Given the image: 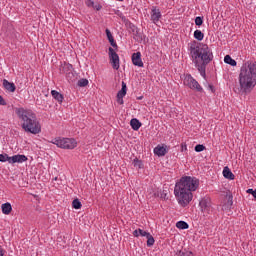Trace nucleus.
Returning <instances> with one entry per match:
<instances>
[{"mask_svg":"<svg viewBox=\"0 0 256 256\" xmlns=\"http://www.w3.org/2000/svg\"><path fill=\"white\" fill-rule=\"evenodd\" d=\"M1 209H2V213L4 215H9L11 213V211H13V207L11 206V203H9V202L2 204Z\"/></svg>","mask_w":256,"mask_h":256,"instance_id":"16","label":"nucleus"},{"mask_svg":"<svg viewBox=\"0 0 256 256\" xmlns=\"http://www.w3.org/2000/svg\"><path fill=\"white\" fill-rule=\"evenodd\" d=\"M154 153L158 157H165L167 155V146L158 145L154 148Z\"/></svg>","mask_w":256,"mask_h":256,"instance_id":"11","label":"nucleus"},{"mask_svg":"<svg viewBox=\"0 0 256 256\" xmlns=\"http://www.w3.org/2000/svg\"><path fill=\"white\" fill-rule=\"evenodd\" d=\"M69 75H71V73H67V76L69 77Z\"/></svg>","mask_w":256,"mask_h":256,"instance_id":"45","label":"nucleus"},{"mask_svg":"<svg viewBox=\"0 0 256 256\" xmlns=\"http://www.w3.org/2000/svg\"><path fill=\"white\" fill-rule=\"evenodd\" d=\"M5 255V250H3V248L0 246V256Z\"/></svg>","mask_w":256,"mask_h":256,"instance_id":"37","label":"nucleus"},{"mask_svg":"<svg viewBox=\"0 0 256 256\" xmlns=\"http://www.w3.org/2000/svg\"><path fill=\"white\" fill-rule=\"evenodd\" d=\"M176 227L177 229H189V224L185 221H178Z\"/></svg>","mask_w":256,"mask_h":256,"instance_id":"22","label":"nucleus"},{"mask_svg":"<svg viewBox=\"0 0 256 256\" xmlns=\"http://www.w3.org/2000/svg\"><path fill=\"white\" fill-rule=\"evenodd\" d=\"M27 156L23 154H17L9 158L10 163H25L27 161Z\"/></svg>","mask_w":256,"mask_h":256,"instance_id":"9","label":"nucleus"},{"mask_svg":"<svg viewBox=\"0 0 256 256\" xmlns=\"http://www.w3.org/2000/svg\"><path fill=\"white\" fill-rule=\"evenodd\" d=\"M179 256H189V254L185 253V252H180Z\"/></svg>","mask_w":256,"mask_h":256,"instance_id":"40","label":"nucleus"},{"mask_svg":"<svg viewBox=\"0 0 256 256\" xmlns=\"http://www.w3.org/2000/svg\"><path fill=\"white\" fill-rule=\"evenodd\" d=\"M3 87L6 88L7 91H10V93H15V84L14 83H11L7 80H3Z\"/></svg>","mask_w":256,"mask_h":256,"instance_id":"15","label":"nucleus"},{"mask_svg":"<svg viewBox=\"0 0 256 256\" xmlns=\"http://www.w3.org/2000/svg\"><path fill=\"white\" fill-rule=\"evenodd\" d=\"M106 36H107V39H108L110 45H112V47H114V49H117V43L115 42V38H113V34L111 33V30L106 29Z\"/></svg>","mask_w":256,"mask_h":256,"instance_id":"14","label":"nucleus"},{"mask_svg":"<svg viewBox=\"0 0 256 256\" xmlns=\"http://www.w3.org/2000/svg\"><path fill=\"white\" fill-rule=\"evenodd\" d=\"M133 165L134 167H138V169L143 168V162L141 160H138L137 158L133 160Z\"/></svg>","mask_w":256,"mask_h":256,"instance_id":"27","label":"nucleus"},{"mask_svg":"<svg viewBox=\"0 0 256 256\" xmlns=\"http://www.w3.org/2000/svg\"><path fill=\"white\" fill-rule=\"evenodd\" d=\"M16 115L22 123V129L26 133H32L37 135L41 131V124L37 121V115L33 110H27L25 108H17Z\"/></svg>","mask_w":256,"mask_h":256,"instance_id":"2","label":"nucleus"},{"mask_svg":"<svg viewBox=\"0 0 256 256\" xmlns=\"http://www.w3.org/2000/svg\"><path fill=\"white\" fill-rule=\"evenodd\" d=\"M224 63H226V65H237V61H235L233 58H231L230 55H226L224 57Z\"/></svg>","mask_w":256,"mask_h":256,"instance_id":"21","label":"nucleus"},{"mask_svg":"<svg viewBox=\"0 0 256 256\" xmlns=\"http://www.w3.org/2000/svg\"><path fill=\"white\" fill-rule=\"evenodd\" d=\"M77 85L78 87H87L89 85V80H87L86 78H82L78 80Z\"/></svg>","mask_w":256,"mask_h":256,"instance_id":"24","label":"nucleus"},{"mask_svg":"<svg viewBox=\"0 0 256 256\" xmlns=\"http://www.w3.org/2000/svg\"><path fill=\"white\" fill-rule=\"evenodd\" d=\"M239 83L244 93H250L256 85V65H243L240 68Z\"/></svg>","mask_w":256,"mask_h":256,"instance_id":"4","label":"nucleus"},{"mask_svg":"<svg viewBox=\"0 0 256 256\" xmlns=\"http://www.w3.org/2000/svg\"><path fill=\"white\" fill-rule=\"evenodd\" d=\"M72 207L73 209H81L82 207L81 201H79V199H74L72 202Z\"/></svg>","mask_w":256,"mask_h":256,"instance_id":"26","label":"nucleus"},{"mask_svg":"<svg viewBox=\"0 0 256 256\" xmlns=\"http://www.w3.org/2000/svg\"><path fill=\"white\" fill-rule=\"evenodd\" d=\"M199 206L201 208L202 213H205L206 215H209V213L213 211V206L211 205V198L207 196L200 200Z\"/></svg>","mask_w":256,"mask_h":256,"instance_id":"7","label":"nucleus"},{"mask_svg":"<svg viewBox=\"0 0 256 256\" xmlns=\"http://www.w3.org/2000/svg\"><path fill=\"white\" fill-rule=\"evenodd\" d=\"M113 69H115V71H118L119 65H113Z\"/></svg>","mask_w":256,"mask_h":256,"instance_id":"41","label":"nucleus"},{"mask_svg":"<svg viewBox=\"0 0 256 256\" xmlns=\"http://www.w3.org/2000/svg\"><path fill=\"white\" fill-rule=\"evenodd\" d=\"M117 103H119V105H123V96H117Z\"/></svg>","mask_w":256,"mask_h":256,"instance_id":"33","label":"nucleus"},{"mask_svg":"<svg viewBox=\"0 0 256 256\" xmlns=\"http://www.w3.org/2000/svg\"><path fill=\"white\" fill-rule=\"evenodd\" d=\"M228 201L230 205H233V196H228Z\"/></svg>","mask_w":256,"mask_h":256,"instance_id":"36","label":"nucleus"},{"mask_svg":"<svg viewBox=\"0 0 256 256\" xmlns=\"http://www.w3.org/2000/svg\"><path fill=\"white\" fill-rule=\"evenodd\" d=\"M247 193H250L251 195H253V193H255V190H253V189H248V190H247Z\"/></svg>","mask_w":256,"mask_h":256,"instance_id":"39","label":"nucleus"},{"mask_svg":"<svg viewBox=\"0 0 256 256\" xmlns=\"http://www.w3.org/2000/svg\"><path fill=\"white\" fill-rule=\"evenodd\" d=\"M198 71L201 74L202 77H206V73H205V65H199L198 66Z\"/></svg>","mask_w":256,"mask_h":256,"instance_id":"28","label":"nucleus"},{"mask_svg":"<svg viewBox=\"0 0 256 256\" xmlns=\"http://www.w3.org/2000/svg\"><path fill=\"white\" fill-rule=\"evenodd\" d=\"M11 157H9L8 154H0V163H5V161H8V163H11Z\"/></svg>","mask_w":256,"mask_h":256,"instance_id":"25","label":"nucleus"},{"mask_svg":"<svg viewBox=\"0 0 256 256\" xmlns=\"http://www.w3.org/2000/svg\"><path fill=\"white\" fill-rule=\"evenodd\" d=\"M0 105H7V102L5 99H3V96L0 95Z\"/></svg>","mask_w":256,"mask_h":256,"instance_id":"34","label":"nucleus"},{"mask_svg":"<svg viewBox=\"0 0 256 256\" xmlns=\"http://www.w3.org/2000/svg\"><path fill=\"white\" fill-rule=\"evenodd\" d=\"M252 195H253L254 199H256V190H254Z\"/></svg>","mask_w":256,"mask_h":256,"instance_id":"42","label":"nucleus"},{"mask_svg":"<svg viewBox=\"0 0 256 256\" xmlns=\"http://www.w3.org/2000/svg\"><path fill=\"white\" fill-rule=\"evenodd\" d=\"M184 85L192 89V91H197L198 93H203V87L191 76V74H187L184 78Z\"/></svg>","mask_w":256,"mask_h":256,"instance_id":"6","label":"nucleus"},{"mask_svg":"<svg viewBox=\"0 0 256 256\" xmlns=\"http://www.w3.org/2000/svg\"><path fill=\"white\" fill-rule=\"evenodd\" d=\"M196 153H201V151H205V146L203 144H198L195 146Z\"/></svg>","mask_w":256,"mask_h":256,"instance_id":"30","label":"nucleus"},{"mask_svg":"<svg viewBox=\"0 0 256 256\" xmlns=\"http://www.w3.org/2000/svg\"><path fill=\"white\" fill-rule=\"evenodd\" d=\"M209 88L211 89V91H213V86L212 85H209Z\"/></svg>","mask_w":256,"mask_h":256,"instance_id":"43","label":"nucleus"},{"mask_svg":"<svg viewBox=\"0 0 256 256\" xmlns=\"http://www.w3.org/2000/svg\"><path fill=\"white\" fill-rule=\"evenodd\" d=\"M130 125L134 131H139V129H141V123L137 120V118H133L130 121Z\"/></svg>","mask_w":256,"mask_h":256,"instance_id":"18","label":"nucleus"},{"mask_svg":"<svg viewBox=\"0 0 256 256\" xmlns=\"http://www.w3.org/2000/svg\"><path fill=\"white\" fill-rule=\"evenodd\" d=\"M132 63L133 65H143V61L141 60V52L132 54Z\"/></svg>","mask_w":256,"mask_h":256,"instance_id":"12","label":"nucleus"},{"mask_svg":"<svg viewBox=\"0 0 256 256\" xmlns=\"http://www.w3.org/2000/svg\"><path fill=\"white\" fill-rule=\"evenodd\" d=\"M147 239V247H153L155 245V238H153V235L151 233L146 236Z\"/></svg>","mask_w":256,"mask_h":256,"instance_id":"23","label":"nucleus"},{"mask_svg":"<svg viewBox=\"0 0 256 256\" xmlns=\"http://www.w3.org/2000/svg\"><path fill=\"white\" fill-rule=\"evenodd\" d=\"M190 55L194 63H201L202 65H209L213 61V52L209 50L207 44H201L193 41L189 46Z\"/></svg>","mask_w":256,"mask_h":256,"instance_id":"3","label":"nucleus"},{"mask_svg":"<svg viewBox=\"0 0 256 256\" xmlns=\"http://www.w3.org/2000/svg\"><path fill=\"white\" fill-rule=\"evenodd\" d=\"M182 151H187V144H182Z\"/></svg>","mask_w":256,"mask_h":256,"instance_id":"38","label":"nucleus"},{"mask_svg":"<svg viewBox=\"0 0 256 256\" xmlns=\"http://www.w3.org/2000/svg\"><path fill=\"white\" fill-rule=\"evenodd\" d=\"M195 25H197L198 27H201V25H203V17H201V16L196 17Z\"/></svg>","mask_w":256,"mask_h":256,"instance_id":"29","label":"nucleus"},{"mask_svg":"<svg viewBox=\"0 0 256 256\" xmlns=\"http://www.w3.org/2000/svg\"><path fill=\"white\" fill-rule=\"evenodd\" d=\"M204 37H205V34H203L201 30L194 31V38L197 39V41H203Z\"/></svg>","mask_w":256,"mask_h":256,"instance_id":"20","label":"nucleus"},{"mask_svg":"<svg viewBox=\"0 0 256 256\" xmlns=\"http://www.w3.org/2000/svg\"><path fill=\"white\" fill-rule=\"evenodd\" d=\"M138 231H139V235L141 237H147L150 234L149 232H147V231H145L143 229H138Z\"/></svg>","mask_w":256,"mask_h":256,"instance_id":"32","label":"nucleus"},{"mask_svg":"<svg viewBox=\"0 0 256 256\" xmlns=\"http://www.w3.org/2000/svg\"><path fill=\"white\" fill-rule=\"evenodd\" d=\"M223 176L225 177V179H230V181H233V179H235V174H233V172H231V169H229L228 166L224 167Z\"/></svg>","mask_w":256,"mask_h":256,"instance_id":"13","label":"nucleus"},{"mask_svg":"<svg viewBox=\"0 0 256 256\" xmlns=\"http://www.w3.org/2000/svg\"><path fill=\"white\" fill-rule=\"evenodd\" d=\"M127 95V84L122 81V88L120 91H118L117 96L118 97H125Z\"/></svg>","mask_w":256,"mask_h":256,"instance_id":"19","label":"nucleus"},{"mask_svg":"<svg viewBox=\"0 0 256 256\" xmlns=\"http://www.w3.org/2000/svg\"><path fill=\"white\" fill-rule=\"evenodd\" d=\"M161 197H163L164 199H166V197H167V194H164V196L162 195Z\"/></svg>","mask_w":256,"mask_h":256,"instance_id":"44","label":"nucleus"},{"mask_svg":"<svg viewBox=\"0 0 256 256\" xmlns=\"http://www.w3.org/2000/svg\"><path fill=\"white\" fill-rule=\"evenodd\" d=\"M50 143L57 145L60 149H75L77 141L73 138H54Z\"/></svg>","mask_w":256,"mask_h":256,"instance_id":"5","label":"nucleus"},{"mask_svg":"<svg viewBox=\"0 0 256 256\" xmlns=\"http://www.w3.org/2000/svg\"><path fill=\"white\" fill-rule=\"evenodd\" d=\"M51 95L56 99V101H58V103H63V99H64L63 94L59 93L56 90H52Z\"/></svg>","mask_w":256,"mask_h":256,"instance_id":"17","label":"nucleus"},{"mask_svg":"<svg viewBox=\"0 0 256 256\" xmlns=\"http://www.w3.org/2000/svg\"><path fill=\"white\" fill-rule=\"evenodd\" d=\"M198 188L199 179L191 176L182 177L174 188V194L178 199V203L182 207H187L193 201V191H197Z\"/></svg>","mask_w":256,"mask_h":256,"instance_id":"1","label":"nucleus"},{"mask_svg":"<svg viewBox=\"0 0 256 256\" xmlns=\"http://www.w3.org/2000/svg\"><path fill=\"white\" fill-rule=\"evenodd\" d=\"M69 67H70V69H73V65H70V66L64 65V66H61V67H60V71H61L62 73H67V69H69Z\"/></svg>","mask_w":256,"mask_h":256,"instance_id":"31","label":"nucleus"},{"mask_svg":"<svg viewBox=\"0 0 256 256\" xmlns=\"http://www.w3.org/2000/svg\"><path fill=\"white\" fill-rule=\"evenodd\" d=\"M160 19H161V10L153 6L151 9V21L153 23H159Z\"/></svg>","mask_w":256,"mask_h":256,"instance_id":"8","label":"nucleus"},{"mask_svg":"<svg viewBox=\"0 0 256 256\" xmlns=\"http://www.w3.org/2000/svg\"><path fill=\"white\" fill-rule=\"evenodd\" d=\"M133 235H134V237H139V229L138 230H134L133 231Z\"/></svg>","mask_w":256,"mask_h":256,"instance_id":"35","label":"nucleus"},{"mask_svg":"<svg viewBox=\"0 0 256 256\" xmlns=\"http://www.w3.org/2000/svg\"><path fill=\"white\" fill-rule=\"evenodd\" d=\"M117 1H124V0H117Z\"/></svg>","mask_w":256,"mask_h":256,"instance_id":"46","label":"nucleus"},{"mask_svg":"<svg viewBox=\"0 0 256 256\" xmlns=\"http://www.w3.org/2000/svg\"><path fill=\"white\" fill-rule=\"evenodd\" d=\"M109 57L113 65H119V55L115 52V49H113L112 47L109 48Z\"/></svg>","mask_w":256,"mask_h":256,"instance_id":"10","label":"nucleus"}]
</instances>
